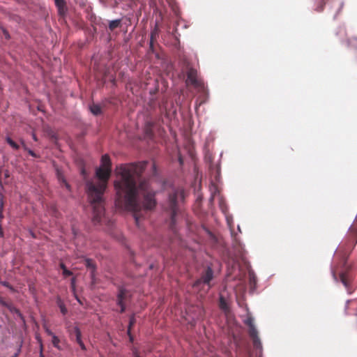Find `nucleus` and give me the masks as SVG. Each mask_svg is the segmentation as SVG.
<instances>
[{
	"instance_id": "nucleus-1",
	"label": "nucleus",
	"mask_w": 357,
	"mask_h": 357,
	"mask_svg": "<svg viewBox=\"0 0 357 357\" xmlns=\"http://www.w3.org/2000/svg\"><path fill=\"white\" fill-rule=\"evenodd\" d=\"M147 165V161H141L116 167L114 182L116 205L132 212L138 227L140 220L157 204L156 191L151 187L149 180L142 178Z\"/></svg>"
},
{
	"instance_id": "nucleus-2",
	"label": "nucleus",
	"mask_w": 357,
	"mask_h": 357,
	"mask_svg": "<svg viewBox=\"0 0 357 357\" xmlns=\"http://www.w3.org/2000/svg\"><path fill=\"white\" fill-rule=\"evenodd\" d=\"M111 173L112 169L100 167L96 170V176L100 181L98 183L90 181L86 183L89 199L93 207V222L95 224L100 222L105 214L103 195Z\"/></svg>"
},
{
	"instance_id": "nucleus-3",
	"label": "nucleus",
	"mask_w": 357,
	"mask_h": 357,
	"mask_svg": "<svg viewBox=\"0 0 357 357\" xmlns=\"http://www.w3.org/2000/svg\"><path fill=\"white\" fill-rule=\"evenodd\" d=\"M184 199V191L182 188H174L169 195L167 211L170 215L169 227L172 230H175L176 217L179 212L178 202Z\"/></svg>"
},
{
	"instance_id": "nucleus-4",
	"label": "nucleus",
	"mask_w": 357,
	"mask_h": 357,
	"mask_svg": "<svg viewBox=\"0 0 357 357\" xmlns=\"http://www.w3.org/2000/svg\"><path fill=\"white\" fill-rule=\"evenodd\" d=\"M244 324L248 326V334L252 341V344L255 349L261 352L262 344L259 337L258 335V331L254 324V319L251 316H248L244 321Z\"/></svg>"
},
{
	"instance_id": "nucleus-5",
	"label": "nucleus",
	"mask_w": 357,
	"mask_h": 357,
	"mask_svg": "<svg viewBox=\"0 0 357 357\" xmlns=\"http://www.w3.org/2000/svg\"><path fill=\"white\" fill-rule=\"evenodd\" d=\"M339 278L340 282L343 284L345 289L347 291L349 294H351L355 288L353 287V280L354 278V275L351 269V268L348 266H344L342 270L339 273Z\"/></svg>"
},
{
	"instance_id": "nucleus-6",
	"label": "nucleus",
	"mask_w": 357,
	"mask_h": 357,
	"mask_svg": "<svg viewBox=\"0 0 357 357\" xmlns=\"http://www.w3.org/2000/svg\"><path fill=\"white\" fill-rule=\"evenodd\" d=\"M213 278V269L208 266L202 273L200 278L197 280L194 284L193 287L199 288L201 284H206L208 286V289L211 288V281Z\"/></svg>"
},
{
	"instance_id": "nucleus-7",
	"label": "nucleus",
	"mask_w": 357,
	"mask_h": 357,
	"mask_svg": "<svg viewBox=\"0 0 357 357\" xmlns=\"http://www.w3.org/2000/svg\"><path fill=\"white\" fill-rule=\"evenodd\" d=\"M197 70L195 68H190L187 71L186 84L193 85L195 87L199 86L200 83L197 78Z\"/></svg>"
},
{
	"instance_id": "nucleus-8",
	"label": "nucleus",
	"mask_w": 357,
	"mask_h": 357,
	"mask_svg": "<svg viewBox=\"0 0 357 357\" xmlns=\"http://www.w3.org/2000/svg\"><path fill=\"white\" fill-rule=\"evenodd\" d=\"M54 3L58 10V15L63 17H65L68 12L66 1L65 0H54Z\"/></svg>"
},
{
	"instance_id": "nucleus-9",
	"label": "nucleus",
	"mask_w": 357,
	"mask_h": 357,
	"mask_svg": "<svg viewBox=\"0 0 357 357\" xmlns=\"http://www.w3.org/2000/svg\"><path fill=\"white\" fill-rule=\"evenodd\" d=\"M159 33L160 29L158 25L156 24L155 27L151 32L149 48L152 52H154V43L157 41V39L159 36Z\"/></svg>"
},
{
	"instance_id": "nucleus-10",
	"label": "nucleus",
	"mask_w": 357,
	"mask_h": 357,
	"mask_svg": "<svg viewBox=\"0 0 357 357\" xmlns=\"http://www.w3.org/2000/svg\"><path fill=\"white\" fill-rule=\"evenodd\" d=\"M100 167L112 169V162L109 156L107 154L103 155L101 158Z\"/></svg>"
},
{
	"instance_id": "nucleus-11",
	"label": "nucleus",
	"mask_w": 357,
	"mask_h": 357,
	"mask_svg": "<svg viewBox=\"0 0 357 357\" xmlns=\"http://www.w3.org/2000/svg\"><path fill=\"white\" fill-rule=\"evenodd\" d=\"M154 122L152 121H147L145 123V132L148 136H152L153 135V128L154 127Z\"/></svg>"
},
{
	"instance_id": "nucleus-12",
	"label": "nucleus",
	"mask_w": 357,
	"mask_h": 357,
	"mask_svg": "<svg viewBox=\"0 0 357 357\" xmlns=\"http://www.w3.org/2000/svg\"><path fill=\"white\" fill-rule=\"evenodd\" d=\"M127 290L123 287H121L119 288V294L117 295V302L118 303H121V302H123L124 299L126 298L127 296Z\"/></svg>"
},
{
	"instance_id": "nucleus-13",
	"label": "nucleus",
	"mask_w": 357,
	"mask_h": 357,
	"mask_svg": "<svg viewBox=\"0 0 357 357\" xmlns=\"http://www.w3.org/2000/svg\"><path fill=\"white\" fill-rule=\"evenodd\" d=\"M135 323H136V319H135V316L134 315L130 316V320H129L128 331H127V333H128V336L130 337V341H132V340H133L132 336L131 335V333H130L131 328L135 325Z\"/></svg>"
},
{
	"instance_id": "nucleus-14",
	"label": "nucleus",
	"mask_w": 357,
	"mask_h": 357,
	"mask_svg": "<svg viewBox=\"0 0 357 357\" xmlns=\"http://www.w3.org/2000/svg\"><path fill=\"white\" fill-rule=\"evenodd\" d=\"M5 140L14 150H18L20 149V145L13 141L9 136H6Z\"/></svg>"
},
{
	"instance_id": "nucleus-15",
	"label": "nucleus",
	"mask_w": 357,
	"mask_h": 357,
	"mask_svg": "<svg viewBox=\"0 0 357 357\" xmlns=\"http://www.w3.org/2000/svg\"><path fill=\"white\" fill-rule=\"evenodd\" d=\"M61 340L56 335L52 337V343L53 346L59 350H62V347L60 345Z\"/></svg>"
},
{
	"instance_id": "nucleus-16",
	"label": "nucleus",
	"mask_w": 357,
	"mask_h": 357,
	"mask_svg": "<svg viewBox=\"0 0 357 357\" xmlns=\"http://www.w3.org/2000/svg\"><path fill=\"white\" fill-rule=\"evenodd\" d=\"M121 20H120V19L111 21L109 24V29L111 31L114 30L115 29H116L121 26Z\"/></svg>"
},
{
	"instance_id": "nucleus-17",
	"label": "nucleus",
	"mask_w": 357,
	"mask_h": 357,
	"mask_svg": "<svg viewBox=\"0 0 357 357\" xmlns=\"http://www.w3.org/2000/svg\"><path fill=\"white\" fill-rule=\"evenodd\" d=\"M56 303H57L59 307L60 308L61 312L63 315H65L68 312V310H67L63 302L61 301V299L60 298H57Z\"/></svg>"
},
{
	"instance_id": "nucleus-18",
	"label": "nucleus",
	"mask_w": 357,
	"mask_h": 357,
	"mask_svg": "<svg viewBox=\"0 0 357 357\" xmlns=\"http://www.w3.org/2000/svg\"><path fill=\"white\" fill-rule=\"evenodd\" d=\"M84 264H85V266H86V268L91 269L92 273H93V272L96 270V265H95L93 261L91 259H86Z\"/></svg>"
},
{
	"instance_id": "nucleus-19",
	"label": "nucleus",
	"mask_w": 357,
	"mask_h": 357,
	"mask_svg": "<svg viewBox=\"0 0 357 357\" xmlns=\"http://www.w3.org/2000/svg\"><path fill=\"white\" fill-rule=\"evenodd\" d=\"M90 110L91 112V113H93L94 115H99L101 114V108L100 107V105H92L91 107H90Z\"/></svg>"
},
{
	"instance_id": "nucleus-20",
	"label": "nucleus",
	"mask_w": 357,
	"mask_h": 357,
	"mask_svg": "<svg viewBox=\"0 0 357 357\" xmlns=\"http://www.w3.org/2000/svg\"><path fill=\"white\" fill-rule=\"evenodd\" d=\"M350 234L354 238H356V243L357 242V222L351 226L349 229Z\"/></svg>"
},
{
	"instance_id": "nucleus-21",
	"label": "nucleus",
	"mask_w": 357,
	"mask_h": 357,
	"mask_svg": "<svg viewBox=\"0 0 357 357\" xmlns=\"http://www.w3.org/2000/svg\"><path fill=\"white\" fill-rule=\"evenodd\" d=\"M58 180L61 185H63L67 189L70 190V185L67 183L65 178L58 172Z\"/></svg>"
},
{
	"instance_id": "nucleus-22",
	"label": "nucleus",
	"mask_w": 357,
	"mask_h": 357,
	"mask_svg": "<svg viewBox=\"0 0 357 357\" xmlns=\"http://www.w3.org/2000/svg\"><path fill=\"white\" fill-rule=\"evenodd\" d=\"M317 6L315 8V10L317 12H321L324 10L325 5V0H317Z\"/></svg>"
},
{
	"instance_id": "nucleus-23",
	"label": "nucleus",
	"mask_w": 357,
	"mask_h": 357,
	"mask_svg": "<svg viewBox=\"0 0 357 357\" xmlns=\"http://www.w3.org/2000/svg\"><path fill=\"white\" fill-rule=\"evenodd\" d=\"M219 305L222 310H227L228 309L227 303L222 296L220 298Z\"/></svg>"
},
{
	"instance_id": "nucleus-24",
	"label": "nucleus",
	"mask_w": 357,
	"mask_h": 357,
	"mask_svg": "<svg viewBox=\"0 0 357 357\" xmlns=\"http://www.w3.org/2000/svg\"><path fill=\"white\" fill-rule=\"evenodd\" d=\"M71 335H75V339H79V337H82L80 329L77 326L73 328Z\"/></svg>"
},
{
	"instance_id": "nucleus-25",
	"label": "nucleus",
	"mask_w": 357,
	"mask_h": 357,
	"mask_svg": "<svg viewBox=\"0 0 357 357\" xmlns=\"http://www.w3.org/2000/svg\"><path fill=\"white\" fill-rule=\"evenodd\" d=\"M347 43H348V45H349V46H354L355 45H357V36L349 38L347 40Z\"/></svg>"
},
{
	"instance_id": "nucleus-26",
	"label": "nucleus",
	"mask_w": 357,
	"mask_h": 357,
	"mask_svg": "<svg viewBox=\"0 0 357 357\" xmlns=\"http://www.w3.org/2000/svg\"><path fill=\"white\" fill-rule=\"evenodd\" d=\"M76 342L79 345L80 348L82 350H84V351L86 350V347H85L84 342L82 340V337H79V339H76Z\"/></svg>"
},
{
	"instance_id": "nucleus-27",
	"label": "nucleus",
	"mask_w": 357,
	"mask_h": 357,
	"mask_svg": "<svg viewBox=\"0 0 357 357\" xmlns=\"http://www.w3.org/2000/svg\"><path fill=\"white\" fill-rule=\"evenodd\" d=\"M117 304L121 307L120 312L123 313L126 310V305H125L123 301L121 302L120 303L117 302Z\"/></svg>"
},
{
	"instance_id": "nucleus-28",
	"label": "nucleus",
	"mask_w": 357,
	"mask_h": 357,
	"mask_svg": "<svg viewBox=\"0 0 357 357\" xmlns=\"http://www.w3.org/2000/svg\"><path fill=\"white\" fill-rule=\"evenodd\" d=\"M44 328H45V333H46L48 335H50V336H51V337H53V335H55L54 334V333H53V332H52V331L49 328H47V327H46V326H44Z\"/></svg>"
},
{
	"instance_id": "nucleus-29",
	"label": "nucleus",
	"mask_w": 357,
	"mask_h": 357,
	"mask_svg": "<svg viewBox=\"0 0 357 357\" xmlns=\"http://www.w3.org/2000/svg\"><path fill=\"white\" fill-rule=\"evenodd\" d=\"M63 275L65 277H68L73 275V272L66 268L63 271Z\"/></svg>"
},
{
	"instance_id": "nucleus-30",
	"label": "nucleus",
	"mask_w": 357,
	"mask_h": 357,
	"mask_svg": "<svg viewBox=\"0 0 357 357\" xmlns=\"http://www.w3.org/2000/svg\"><path fill=\"white\" fill-rule=\"evenodd\" d=\"M149 107H150L151 109H155V102H154V101H153V100H151L149 102Z\"/></svg>"
},
{
	"instance_id": "nucleus-31",
	"label": "nucleus",
	"mask_w": 357,
	"mask_h": 357,
	"mask_svg": "<svg viewBox=\"0 0 357 357\" xmlns=\"http://www.w3.org/2000/svg\"><path fill=\"white\" fill-rule=\"evenodd\" d=\"M250 284H252V283H253V284H255V282H256V279H255V278L254 276H253V277H250Z\"/></svg>"
},
{
	"instance_id": "nucleus-32",
	"label": "nucleus",
	"mask_w": 357,
	"mask_h": 357,
	"mask_svg": "<svg viewBox=\"0 0 357 357\" xmlns=\"http://www.w3.org/2000/svg\"><path fill=\"white\" fill-rule=\"evenodd\" d=\"M60 268L62 269V271H63L65 269H66V265L63 264V263H61L60 264Z\"/></svg>"
},
{
	"instance_id": "nucleus-33",
	"label": "nucleus",
	"mask_w": 357,
	"mask_h": 357,
	"mask_svg": "<svg viewBox=\"0 0 357 357\" xmlns=\"http://www.w3.org/2000/svg\"><path fill=\"white\" fill-rule=\"evenodd\" d=\"M40 357H45L43 354V344L40 345Z\"/></svg>"
},
{
	"instance_id": "nucleus-34",
	"label": "nucleus",
	"mask_w": 357,
	"mask_h": 357,
	"mask_svg": "<svg viewBox=\"0 0 357 357\" xmlns=\"http://www.w3.org/2000/svg\"><path fill=\"white\" fill-rule=\"evenodd\" d=\"M28 152H29V153L31 156H33V157H35V156H36V154H35V153H34L33 151H31V150H29V151H28Z\"/></svg>"
},
{
	"instance_id": "nucleus-35",
	"label": "nucleus",
	"mask_w": 357,
	"mask_h": 357,
	"mask_svg": "<svg viewBox=\"0 0 357 357\" xmlns=\"http://www.w3.org/2000/svg\"><path fill=\"white\" fill-rule=\"evenodd\" d=\"M2 208H3V205L1 204V206H0V218H3V215H2Z\"/></svg>"
},
{
	"instance_id": "nucleus-36",
	"label": "nucleus",
	"mask_w": 357,
	"mask_h": 357,
	"mask_svg": "<svg viewBox=\"0 0 357 357\" xmlns=\"http://www.w3.org/2000/svg\"><path fill=\"white\" fill-rule=\"evenodd\" d=\"M3 32H4L5 37H6V38H9V34H8V33L6 31H4Z\"/></svg>"
},
{
	"instance_id": "nucleus-37",
	"label": "nucleus",
	"mask_w": 357,
	"mask_h": 357,
	"mask_svg": "<svg viewBox=\"0 0 357 357\" xmlns=\"http://www.w3.org/2000/svg\"><path fill=\"white\" fill-rule=\"evenodd\" d=\"M75 278H73L71 280V284L73 287L75 285Z\"/></svg>"
},
{
	"instance_id": "nucleus-38",
	"label": "nucleus",
	"mask_w": 357,
	"mask_h": 357,
	"mask_svg": "<svg viewBox=\"0 0 357 357\" xmlns=\"http://www.w3.org/2000/svg\"><path fill=\"white\" fill-rule=\"evenodd\" d=\"M333 278H334L335 280H337V275H336V273H335V271H333Z\"/></svg>"
},
{
	"instance_id": "nucleus-39",
	"label": "nucleus",
	"mask_w": 357,
	"mask_h": 357,
	"mask_svg": "<svg viewBox=\"0 0 357 357\" xmlns=\"http://www.w3.org/2000/svg\"><path fill=\"white\" fill-rule=\"evenodd\" d=\"M20 143H21L24 146H25L24 141L23 139H20ZM24 149H26V147H24Z\"/></svg>"
},
{
	"instance_id": "nucleus-40",
	"label": "nucleus",
	"mask_w": 357,
	"mask_h": 357,
	"mask_svg": "<svg viewBox=\"0 0 357 357\" xmlns=\"http://www.w3.org/2000/svg\"><path fill=\"white\" fill-rule=\"evenodd\" d=\"M152 167H153V171L155 172V163L152 164Z\"/></svg>"
},
{
	"instance_id": "nucleus-41",
	"label": "nucleus",
	"mask_w": 357,
	"mask_h": 357,
	"mask_svg": "<svg viewBox=\"0 0 357 357\" xmlns=\"http://www.w3.org/2000/svg\"><path fill=\"white\" fill-rule=\"evenodd\" d=\"M134 357H140V356L137 352H135Z\"/></svg>"
},
{
	"instance_id": "nucleus-42",
	"label": "nucleus",
	"mask_w": 357,
	"mask_h": 357,
	"mask_svg": "<svg viewBox=\"0 0 357 357\" xmlns=\"http://www.w3.org/2000/svg\"><path fill=\"white\" fill-rule=\"evenodd\" d=\"M33 139L35 140V141H37V138L35 135V134H33Z\"/></svg>"
},
{
	"instance_id": "nucleus-43",
	"label": "nucleus",
	"mask_w": 357,
	"mask_h": 357,
	"mask_svg": "<svg viewBox=\"0 0 357 357\" xmlns=\"http://www.w3.org/2000/svg\"><path fill=\"white\" fill-rule=\"evenodd\" d=\"M349 302H350L349 300L347 301V307H348V305H349Z\"/></svg>"
}]
</instances>
